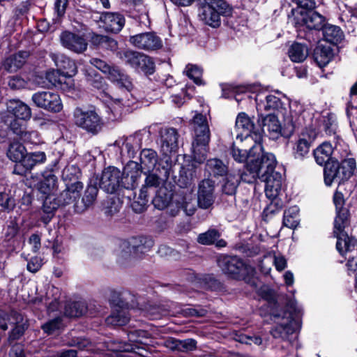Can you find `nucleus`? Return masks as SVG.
<instances>
[{
	"label": "nucleus",
	"mask_w": 357,
	"mask_h": 357,
	"mask_svg": "<svg viewBox=\"0 0 357 357\" xmlns=\"http://www.w3.org/2000/svg\"><path fill=\"white\" fill-rule=\"evenodd\" d=\"M151 245L152 241L143 237L121 241L115 250L116 261L121 265L132 264L140 259Z\"/></svg>",
	"instance_id": "f257e3e1"
},
{
	"label": "nucleus",
	"mask_w": 357,
	"mask_h": 357,
	"mask_svg": "<svg viewBox=\"0 0 357 357\" xmlns=\"http://www.w3.org/2000/svg\"><path fill=\"white\" fill-rule=\"evenodd\" d=\"M218 266L227 275L237 280H244L252 287L257 286L256 280L252 278L255 268L245 264L236 256H220L218 259Z\"/></svg>",
	"instance_id": "f03ea898"
},
{
	"label": "nucleus",
	"mask_w": 357,
	"mask_h": 357,
	"mask_svg": "<svg viewBox=\"0 0 357 357\" xmlns=\"http://www.w3.org/2000/svg\"><path fill=\"white\" fill-rule=\"evenodd\" d=\"M195 132V139L192 143L194 159L201 163L205 160L208 151L210 130L206 117L202 114H196L192 119Z\"/></svg>",
	"instance_id": "7ed1b4c3"
},
{
	"label": "nucleus",
	"mask_w": 357,
	"mask_h": 357,
	"mask_svg": "<svg viewBox=\"0 0 357 357\" xmlns=\"http://www.w3.org/2000/svg\"><path fill=\"white\" fill-rule=\"evenodd\" d=\"M231 8L224 0H204L198 10V16L205 24L216 28L220 25V16H229Z\"/></svg>",
	"instance_id": "20e7f679"
},
{
	"label": "nucleus",
	"mask_w": 357,
	"mask_h": 357,
	"mask_svg": "<svg viewBox=\"0 0 357 357\" xmlns=\"http://www.w3.org/2000/svg\"><path fill=\"white\" fill-rule=\"evenodd\" d=\"M342 158L340 163L336 160L324 167V181L327 185H331L333 182L340 184L354 174L356 167L355 159L351 157Z\"/></svg>",
	"instance_id": "39448f33"
},
{
	"label": "nucleus",
	"mask_w": 357,
	"mask_h": 357,
	"mask_svg": "<svg viewBox=\"0 0 357 357\" xmlns=\"http://www.w3.org/2000/svg\"><path fill=\"white\" fill-rule=\"evenodd\" d=\"M250 164L252 165V168L256 169L259 175V179L275 173V168L277 165L275 156L268 152H263V149L259 142L255 144L250 149Z\"/></svg>",
	"instance_id": "423d86ee"
},
{
	"label": "nucleus",
	"mask_w": 357,
	"mask_h": 357,
	"mask_svg": "<svg viewBox=\"0 0 357 357\" xmlns=\"http://www.w3.org/2000/svg\"><path fill=\"white\" fill-rule=\"evenodd\" d=\"M73 118L75 124L88 132L97 134L102 128L101 118L93 109L77 107L73 112Z\"/></svg>",
	"instance_id": "0eeeda50"
},
{
	"label": "nucleus",
	"mask_w": 357,
	"mask_h": 357,
	"mask_svg": "<svg viewBox=\"0 0 357 357\" xmlns=\"http://www.w3.org/2000/svg\"><path fill=\"white\" fill-rule=\"evenodd\" d=\"M274 317L278 319H281L282 321L281 322L278 321L277 326L271 332L275 338L284 340L299 327L298 323L292 318L290 312L284 311L281 313H276L274 314Z\"/></svg>",
	"instance_id": "6e6552de"
},
{
	"label": "nucleus",
	"mask_w": 357,
	"mask_h": 357,
	"mask_svg": "<svg viewBox=\"0 0 357 357\" xmlns=\"http://www.w3.org/2000/svg\"><path fill=\"white\" fill-rule=\"evenodd\" d=\"M291 13L294 15V22L296 24L305 26L309 29L320 30L324 27L325 18L313 10H292Z\"/></svg>",
	"instance_id": "1a4fd4ad"
},
{
	"label": "nucleus",
	"mask_w": 357,
	"mask_h": 357,
	"mask_svg": "<svg viewBox=\"0 0 357 357\" xmlns=\"http://www.w3.org/2000/svg\"><path fill=\"white\" fill-rule=\"evenodd\" d=\"M317 135L314 128H305L299 135L293 146L292 154L296 159L303 160L308 153Z\"/></svg>",
	"instance_id": "9d476101"
},
{
	"label": "nucleus",
	"mask_w": 357,
	"mask_h": 357,
	"mask_svg": "<svg viewBox=\"0 0 357 357\" xmlns=\"http://www.w3.org/2000/svg\"><path fill=\"white\" fill-rule=\"evenodd\" d=\"M130 43L137 49L147 52L155 51L162 47L161 38L154 32H145L132 36Z\"/></svg>",
	"instance_id": "9b49d317"
},
{
	"label": "nucleus",
	"mask_w": 357,
	"mask_h": 357,
	"mask_svg": "<svg viewBox=\"0 0 357 357\" xmlns=\"http://www.w3.org/2000/svg\"><path fill=\"white\" fill-rule=\"evenodd\" d=\"M31 99L37 107L51 112H59L63 109L60 96L53 92L41 91L35 93Z\"/></svg>",
	"instance_id": "f8f14e48"
},
{
	"label": "nucleus",
	"mask_w": 357,
	"mask_h": 357,
	"mask_svg": "<svg viewBox=\"0 0 357 357\" xmlns=\"http://www.w3.org/2000/svg\"><path fill=\"white\" fill-rule=\"evenodd\" d=\"M99 185L107 193L116 192L120 187H122L121 172L114 167L105 168L102 172Z\"/></svg>",
	"instance_id": "ddd939ff"
},
{
	"label": "nucleus",
	"mask_w": 357,
	"mask_h": 357,
	"mask_svg": "<svg viewBox=\"0 0 357 357\" xmlns=\"http://www.w3.org/2000/svg\"><path fill=\"white\" fill-rule=\"evenodd\" d=\"M339 154L340 149L338 146L333 149L329 142L322 143L314 151V157L316 162L319 165H325V167L333 161L344 158L347 155V151L344 150V154H341L340 156Z\"/></svg>",
	"instance_id": "4468645a"
},
{
	"label": "nucleus",
	"mask_w": 357,
	"mask_h": 357,
	"mask_svg": "<svg viewBox=\"0 0 357 357\" xmlns=\"http://www.w3.org/2000/svg\"><path fill=\"white\" fill-rule=\"evenodd\" d=\"M236 129L245 139L252 137L255 143L259 142L261 139L260 129L255 126L253 121L245 113L242 112L237 116Z\"/></svg>",
	"instance_id": "2eb2a0df"
},
{
	"label": "nucleus",
	"mask_w": 357,
	"mask_h": 357,
	"mask_svg": "<svg viewBox=\"0 0 357 357\" xmlns=\"http://www.w3.org/2000/svg\"><path fill=\"white\" fill-rule=\"evenodd\" d=\"M333 202L336 208V216L334 220L335 231L345 235L342 233L343 229H345L349 224V210L344 207V199L342 192H336L333 196Z\"/></svg>",
	"instance_id": "dca6fc26"
},
{
	"label": "nucleus",
	"mask_w": 357,
	"mask_h": 357,
	"mask_svg": "<svg viewBox=\"0 0 357 357\" xmlns=\"http://www.w3.org/2000/svg\"><path fill=\"white\" fill-rule=\"evenodd\" d=\"M59 38L63 47L75 53L81 54L87 49L88 43L81 35L66 31L61 33Z\"/></svg>",
	"instance_id": "f3484780"
},
{
	"label": "nucleus",
	"mask_w": 357,
	"mask_h": 357,
	"mask_svg": "<svg viewBox=\"0 0 357 357\" xmlns=\"http://www.w3.org/2000/svg\"><path fill=\"white\" fill-rule=\"evenodd\" d=\"M265 182V193L266 197L271 199L275 204L278 205V197L282 190V176L279 172L272 173L270 175L260 178Z\"/></svg>",
	"instance_id": "a211bd4d"
},
{
	"label": "nucleus",
	"mask_w": 357,
	"mask_h": 357,
	"mask_svg": "<svg viewBox=\"0 0 357 357\" xmlns=\"http://www.w3.org/2000/svg\"><path fill=\"white\" fill-rule=\"evenodd\" d=\"M160 149L162 153L167 156L175 153L178 148V134L176 129L168 128L160 130Z\"/></svg>",
	"instance_id": "6ab92c4d"
},
{
	"label": "nucleus",
	"mask_w": 357,
	"mask_h": 357,
	"mask_svg": "<svg viewBox=\"0 0 357 357\" xmlns=\"http://www.w3.org/2000/svg\"><path fill=\"white\" fill-rule=\"evenodd\" d=\"M215 183L207 178L202 181L199 184L198 204L201 208H208L214 202Z\"/></svg>",
	"instance_id": "aec40b11"
},
{
	"label": "nucleus",
	"mask_w": 357,
	"mask_h": 357,
	"mask_svg": "<svg viewBox=\"0 0 357 357\" xmlns=\"http://www.w3.org/2000/svg\"><path fill=\"white\" fill-rule=\"evenodd\" d=\"M122 173V187L132 189L137 185L142 171L137 162L130 161L123 168Z\"/></svg>",
	"instance_id": "412c9836"
},
{
	"label": "nucleus",
	"mask_w": 357,
	"mask_h": 357,
	"mask_svg": "<svg viewBox=\"0 0 357 357\" xmlns=\"http://www.w3.org/2000/svg\"><path fill=\"white\" fill-rule=\"evenodd\" d=\"M50 57L57 69L66 73L68 77H73L77 73V68L74 61L59 52H50Z\"/></svg>",
	"instance_id": "4be33fe9"
},
{
	"label": "nucleus",
	"mask_w": 357,
	"mask_h": 357,
	"mask_svg": "<svg viewBox=\"0 0 357 357\" xmlns=\"http://www.w3.org/2000/svg\"><path fill=\"white\" fill-rule=\"evenodd\" d=\"M100 19L103 29L108 32L118 33L125 24L123 16L117 13H105Z\"/></svg>",
	"instance_id": "5701e85b"
},
{
	"label": "nucleus",
	"mask_w": 357,
	"mask_h": 357,
	"mask_svg": "<svg viewBox=\"0 0 357 357\" xmlns=\"http://www.w3.org/2000/svg\"><path fill=\"white\" fill-rule=\"evenodd\" d=\"M7 111L20 120L26 121L31 117V110L28 105L18 99L7 102Z\"/></svg>",
	"instance_id": "b1692460"
},
{
	"label": "nucleus",
	"mask_w": 357,
	"mask_h": 357,
	"mask_svg": "<svg viewBox=\"0 0 357 357\" xmlns=\"http://www.w3.org/2000/svg\"><path fill=\"white\" fill-rule=\"evenodd\" d=\"M98 190L96 183L91 182L87 185L84 190V195L80 202L79 200L75 203V210L77 213H82L86 208L93 204L95 202Z\"/></svg>",
	"instance_id": "393cba45"
},
{
	"label": "nucleus",
	"mask_w": 357,
	"mask_h": 357,
	"mask_svg": "<svg viewBox=\"0 0 357 357\" xmlns=\"http://www.w3.org/2000/svg\"><path fill=\"white\" fill-rule=\"evenodd\" d=\"M71 78L58 69L50 70L46 73V79L48 82L52 86L63 90L70 89L73 86Z\"/></svg>",
	"instance_id": "a878e982"
},
{
	"label": "nucleus",
	"mask_w": 357,
	"mask_h": 357,
	"mask_svg": "<svg viewBox=\"0 0 357 357\" xmlns=\"http://www.w3.org/2000/svg\"><path fill=\"white\" fill-rule=\"evenodd\" d=\"M107 75L108 79L119 88L125 89L128 91L132 89L133 85L129 76L118 67L112 66Z\"/></svg>",
	"instance_id": "bb28decb"
},
{
	"label": "nucleus",
	"mask_w": 357,
	"mask_h": 357,
	"mask_svg": "<svg viewBox=\"0 0 357 357\" xmlns=\"http://www.w3.org/2000/svg\"><path fill=\"white\" fill-rule=\"evenodd\" d=\"M261 130L268 134L271 138H278L281 132V125L276 116L268 114L262 119Z\"/></svg>",
	"instance_id": "cd10ccee"
},
{
	"label": "nucleus",
	"mask_w": 357,
	"mask_h": 357,
	"mask_svg": "<svg viewBox=\"0 0 357 357\" xmlns=\"http://www.w3.org/2000/svg\"><path fill=\"white\" fill-rule=\"evenodd\" d=\"M29 54L26 51H20L18 53L8 57L3 63V68L9 72L14 73L21 68L25 63Z\"/></svg>",
	"instance_id": "c85d7f7f"
},
{
	"label": "nucleus",
	"mask_w": 357,
	"mask_h": 357,
	"mask_svg": "<svg viewBox=\"0 0 357 357\" xmlns=\"http://www.w3.org/2000/svg\"><path fill=\"white\" fill-rule=\"evenodd\" d=\"M83 188V183L77 181L72 183L66 190H63L59 197V202L62 205L70 204L77 202L76 199L79 196V192Z\"/></svg>",
	"instance_id": "c756f323"
},
{
	"label": "nucleus",
	"mask_w": 357,
	"mask_h": 357,
	"mask_svg": "<svg viewBox=\"0 0 357 357\" xmlns=\"http://www.w3.org/2000/svg\"><path fill=\"white\" fill-rule=\"evenodd\" d=\"M342 233L345 235L344 236L340 232L336 233L335 229H333V234L337 238L336 248L337 251L344 255L345 253L354 250L356 241L354 238H349L347 234L343 229Z\"/></svg>",
	"instance_id": "7c9ffc66"
},
{
	"label": "nucleus",
	"mask_w": 357,
	"mask_h": 357,
	"mask_svg": "<svg viewBox=\"0 0 357 357\" xmlns=\"http://www.w3.org/2000/svg\"><path fill=\"white\" fill-rule=\"evenodd\" d=\"M90 41L93 45L99 49L115 51L118 47L117 42L107 36L93 33Z\"/></svg>",
	"instance_id": "2f4dec72"
},
{
	"label": "nucleus",
	"mask_w": 357,
	"mask_h": 357,
	"mask_svg": "<svg viewBox=\"0 0 357 357\" xmlns=\"http://www.w3.org/2000/svg\"><path fill=\"white\" fill-rule=\"evenodd\" d=\"M173 193L165 187L160 188L156 192L152 203L155 208L159 210L166 208L171 203Z\"/></svg>",
	"instance_id": "473e14b6"
},
{
	"label": "nucleus",
	"mask_w": 357,
	"mask_h": 357,
	"mask_svg": "<svg viewBox=\"0 0 357 357\" xmlns=\"http://www.w3.org/2000/svg\"><path fill=\"white\" fill-rule=\"evenodd\" d=\"M333 56L331 48L329 46L319 45L314 51V59L321 68L326 66Z\"/></svg>",
	"instance_id": "72a5a7b5"
},
{
	"label": "nucleus",
	"mask_w": 357,
	"mask_h": 357,
	"mask_svg": "<svg viewBox=\"0 0 357 357\" xmlns=\"http://www.w3.org/2000/svg\"><path fill=\"white\" fill-rule=\"evenodd\" d=\"M140 162L142 168L149 172L154 170L158 164L157 153L150 149L142 150L140 153Z\"/></svg>",
	"instance_id": "f704fd0d"
},
{
	"label": "nucleus",
	"mask_w": 357,
	"mask_h": 357,
	"mask_svg": "<svg viewBox=\"0 0 357 357\" xmlns=\"http://www.w3.org/2000/svg\"><path fill=\"white\" fill-rule=\"evenodd\" d=\"M8 158L15 162H20L24 160L26 150L23 144L18 142H11L7 151Z\"/></svg>",
	"instance_id": "c9c22d12"
},
{
	"label": "nucleus",
	"mask_w": 357,
	"mask_h": 357,
	"mask_svg": "<svg viewBox=\"0 0 357 357\" xmlns=\"http://www.w3.org/2000/svg\"><path fill=\"white\" fill-rule=\"evenodd\" d=\"M119 58L126 64L137 69L144 54L134 50H128L119 52Z\"/></svg>",
	"instance_id": "e433bc0d"
},
{
	"label": "nucleus",
	"mask_w": 357,
	"mask_h": 357,
	"mask_svg": "<svg viewBox=\"0 0 357 357\" xmlns=\"http://www.w3.org/2000/svg\"><path fill=\"white\" fill-rule=\"evenodd\" d=\"M56 183V176L50 172L43 175V179L38 183L37 188L41 193L44 195H49L55 189Z\"/></svg>",
	"instance_id": "4c0bfd02"
},
{
	"label": "nucleus",
	"mask_w": 357,
	"mask_h": 357,
	"mask_svg": "<svg viewBox=\"0 0 357 357\" xmlns=\"http://www.w3.org/2000/svg\"><path fill=\"white\" fill-rule=\"evenodd\" d=\"M206 170L214 176H222L227 174L228 167L221 160L212 158L207 160Z\"/></svg>",
	"instance_id": "58836bf2"
},
{
	"label": "nucleus",
	"mask_w": 357,
	"mask_h": 357,
	"mask_svg": "<svg viewBox=\"0 0 357 357\" xmlns=\"http://www.w3.org/2000/svg\"><path fill=\"white\" fill-rule=\"evenodd\" d=\"M290 59L294 62H303L308 55V50L305 45L298 43L291 45L288 51Z\"/></svg>",
	"instance_id": "ea45409f"
},
{
	"label": "nucleus",
	"mask_w": 357,
	"mask_h": 357,
	"mask_svg": "<svg viewBox=\"0 0 357 357\" xmlns=\"http://www.w3.org/2000/svg\"><path fill=\"white\" fill-rule=\"evenodd\" d=\"M323 30V36L326 41L330 43H337L341 41L343 33L341 29L335 25H324L321 29Z\"/></svg>",
	"instance_id": "a19ab883"
},
{
	"label": "nucleus",
	"mask_w": 357,
	"mask_h": 357,
	"mask_svg": "<svg viewBox=\"0 0 357 357\" xmlns=\"http://www.w3.org/2000/svg\"><path fill=\"white\" fill-rule=\"evenodd\" d=\"M46 161V155L45 152H32L26 153L23 160V166L31 170L35 166L44 163Z\"/></svg>",
	"instance_id": "79ce46f5"
},
{
	"label": "nucleus",
	"mask_w": 357,
	"mask_h": 357,
	"mask_svg": "<svg viewBox=\"0 0 357 357\" xmlns=\"http://www.w3.org/2000/svg\"><path fill=\"white\" fill-rule=\"evenodd\" d=\"M87 312L86 304L84 301H75L67 304L65 307V314L68 317H78Z\"/></svg>",
	"instance_id": "37998d69"
},
{
	"label": "nucleus",
	"mask_w": 357,
	"mask_h": 357,
	"mask_svg": "<svg viewBox=\"0 0 357 357\" xmlns=\"http://www.w3.org/2000/svg\"><path fill=\"white\" fill-rule=\"evenodd\" d=\"M256 102L257 109L258 110H275L279 108L281 105L280 98L272 94L266 96L265 100H259L258 98H257Z\"/></svg>",
	"instance_id": "c03bdc74"
},
{
	"label": "nucleus",
	"mask_w": 357,
	"mask_h": 357,
	"mask_svg": "<svg viewBox=\"0 0 357 357\" xmlns=\"http://www.w3.org/2000/svg\"><path fill=\"white\" fill-rule=\"evenodd\" d=\"M130 319V317L126 310L123 309L117 310L113 312L106 319V323L111 326H123L126 324Z\"/></svg>",
	"instance_id": "a18cd8bd"
},
{
	"label": "nucleus",
	"mask_w": 357,
	"mask_h": 357,
	"mask_svg": "<svg viewBox=\"0 0 357 357\" xmlns=\"http://www.w3.org/2000/svg\"><path fill=\"white\" fill-rule=\"evenodd\" d=\"M299 208L296 206H291L284 212L283 225L289 228L294 229L299 223Z\"/></svg>",
	"instance_id": "49530a36"
},
{
	"label": "nucleus",
	"mask_w": 357,
	"mask_h": 357,
	"mask_svg": "<svg viewBox=\"0 0 357 357\" xmlns=\"http://www.w3.org/2000/svg\"><path fill=\"white\" fill-rule=\"evenodd\" d=\"M238 184V174H227L222 186V192L226 195H233L236 193Z\"/></svg>",
	"instance_id": "de8ad7c7"
},
{
	"label": "nucleus",
	"mask_w": 357,
	"mask_h": 357,
	"mask_svg": "<svg viewBox=\"0 0 357 357\" xmlns=\"http://www.w3.org/2000/svg\"><path fill=\"white\" fill-rule=\"evenodd\" d=\"M109 349L111 353L107 354V357H124L121 352H126L130 350V346L119 340H113L109 343Z\"/></svg>",
	"instance_id": "09e8293b"
},
{
	"label": "nucleus",
	"mask_w": 357,
	"mask_h": 357,
	"mask_svg": "<svg viewBox=\"0 0 357 357\" xmlns=\"http://www.w3.org/2000/svg\"><path fill=\"white\" fill-rule=\"evenodd\" d=\"M199 173L196 169H186L181 173L178 179L179 185L181 188H187L191 185L198 177Z\"/></svg>",
	"instance_id": "8fccbe9b"
},
{
	"label": "nucleus",
	"mask_w": 357,
	"mask_h": 357,
	"mask_svg": "<svg viewBox=\"0 0 357 357\" xmlns=\"http://www.w3.org/2000/svg\"><path fill=\"white\" fill-rule=\"evenodd\" d=\"M185 72L186 75L192 79L196 84H203V82L201 79L202 70L199 67L196 65L188 64L185 67Z\"/></svg>",
	"instance_id": "3c124183"
},
{
	"label": "nucleus",
	"mask_w": 357,
	"mask_h": 357,
	"mask_svg": "<svg viewBox=\"0 0 357 357\" xmlns=\"http://www.w3.org/2000/svg\"><path fill=\"white\" fill-rule=\"evenodd\" d=\"M220 237L219 232L215 229H210L205 233L200 234L198 236L197 241L203 245H210L214 243Z\"/></svg>",
	"instance_id": "603ef678"
},
{
	"label": "nucleus",
	"mask_w": 357,
	"mask_h": 357,
	"mask_svg": "<svg viewBox=\"0 0 357 357\" xmlns=\"http://www.w3.org/2000/svg\"><path fill=\"white\" fill-rule=\"evenodd\" d=\"M239 175V180L241 179L243 181L252 183L255 182L257 178L259 179V175L258 174L256 169L252 168V165L248 162L246 165V171Z\"/></svg>",
	"instance_id": "864d4df0"
},
{
	"label": "nucleus",
	"mask_w": 357,
	"mask_h": 357,
	"mask_svg": "<svg viewBox=\"0 0 357 357\" xmlns=\"http://www.w3.org/2000/svg\"><path fill=\"white\" fill-rule=\"evenodd\" d=\"M16 203L14 197L6 193L0 192V206L4 211L10 212L14 209Z\"/></svg>",
	"instance_id": "5fc2aeb1"
},
{
	"label": "nucleus",
	"mask_w": 357,
	"mask_h": 357,
	"mask_svg": "<svg viewBox=\"0 0 357 357\" xmlns=\"http://www.w3.org/2000/svg\"><path fill=\"white\" fill-rule=\"evenodd\" d=\"M56 204H52L49 199L46 198L42 207L43 212L46 214V216H43L41 218L43 222H44L45 224L48 223L52 218L54 211L56 209Z\"/></svg>",
	"instance_id": "6e6d98bb"
},
{
	"label": "nucleus",
	"mask_w": 357,
	"mask_h": 357,
	"mask_svg": "<svg viewBox=\"0 0 357 357\" xmlns=\"http://www.w3.org/2000/svg\"><path fill=\"white\" fill-rule=\"evenodd\" d=\"M231 154L233 158L238 162H244L247 160L248 162L252 158H250V151L248 152L247 150L241 149L235 146H233L231 150Z\"/></svg>",
	"instance_id": "4d7b16f0"
},
{
	"label": "nucleus",
	"mask_w": 357,
	"mask_h": 357,
	"mask_svg": "<svg viewBox=\"0 0 357 357\" xmlns=\"http://www.w3.org/2000/svg\"><path fill=\"white\" fill-rule=\"evenodd\" d=\"M18 137L24 142L30 144H38L39 142L38 134L36 131H29L25 128Z\"/></svg>",
	"instance_id": "13d9d810"
},
{
	"label": "nucleus",
	"mask_w": 357,
	"mask_h": 357,
	"mask_svg": "<svg viewBox=\"0 0 357 357\" xmlns=\"http://www.w3.org/2000/svg\"><path fill=\"white\" fill-rule=\"evenodd\" d=\"M139 68L143 70L144 73L151 75L154 72L155 64L151 57L144 54L142 61H140V65L137 69Z\"/></svg>",
	"instance_id": "bf43d9fd"
},
{
	"label": "nucleus",
	"mask_w": 357,
	"mask_h": 357,
	"mask_svg": "<svg viewBox=\"0 0 357 357\" xmlns=\"http://www.w3.org/2000/svg\"><path fill=\"white\" fill-rule=\"evenodd\" d=\"M27 82L20 76L15 75L9 77L8 86L12 89H21L26 87Z\"/></svg>",
	"instance_id": "052dcab7"
},
{
	"label": "nucleus",
	"mask_w": 357,
	"mask_h": 357,
	"mask_svg": "<svg viewBox=\"0 0 357 357\" xmlns=\"http://www.w3.org/2000/svg\"><path fill=\"white\" fill-rule=\"evenodd\" d=\"M197 342L193 339L179 340L178 351L187 352L192 351L196 348Z\"/></svg>",
	"instance_id": "680f3d73"
},
{
	"label": "nucleus",
	"mask_w": 357,
	"mask_h": 357,
	"mask_svg": "<svg viewBox=\"0 0 357 357\" xmlns=\"http://www.w3.org/2000/svg\"><path fill=\"white\" fill-rule=\"evenodd\" d=\"M90 63L106 75H107L112 67L106 63V61L98 58H92L90 60Z\"/></svg>",
	"instance_id": "e2e57ef3"
},
{
	"label": "nucleus",
	"mask_w": 357,
	"mask_h": 357,
	"mask_svg": "<svg viewBox=\"0 0 357 357\" xmlns=\"http://www.w3.org/2000/svg\"><path fill=\"white\" fill-rule=\"evenodd\" d=\"M61 324V319L55 318L42 326V328L45 333L47 334H52L54 331L59 328Z\"/></svg>",
	"instance_id": "0e129e2a"
},
{
	"label": "nucleus",
	"mask_w": 357,
	"mask_h": 357,
	"mask_svg": "<svg viewBox=\"0 0 357 357\" xmlns=\"http://www.w3.org/2000/svg\"><path fill=\"white\" fill-rule=\"evenodd\" d=\"M68 5V0H56L54 3V11L57 17L64 15Z\"/></svg>",
	"instance_id": "69168bd1"
},
{
	"label": "nucleus",
	"mask_w": 357,
	"mask_h": 357,
	"mask_svg": "<svg viewBox=\"0 0 357 357\" xmlns=\"http://www.w3.org/2000/svg\"><path fill=\"white\" fill-rule=\"evenodd\" d=\"M43 265V259L40 257H32L27 264V270L31 273H36Z\"/></svg>",
	"instance_id": "338daca9"
},
{
	"label": "nucleus",
	"mask_w": 357,
	"mask_h": 357,
	"mask_svg": "<svg viewBox=\"0 0 357 357\" xmlns=\"http://www.w3.org/2000/svg\"><path fill=\"white\" fill-rule=\"evenodd\" d=\"M149 202V197H148V192H147V187L143 186L140 190L139 194L137 197V202L140 206L139 211L142 210L144 206L147 204Z\"/></svg>",
	"instance_id": "774afa93"
}]
</instances>
